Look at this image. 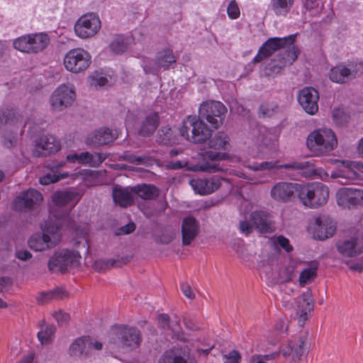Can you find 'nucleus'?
<instances>
[{"label":"nucleus","instance_id":"nucleus-1","mask_svg":"<svg viewBox=\"0 0 363 363\" xmlns=\"http://www.w3.org/2000/svg\"><path fill=\"white\" fill-rule=\"evenodd\" d=\"M226 112V107L220 101H204L199 109V117L188 116L184 118L179 128L180 135L191 143H203L211 138L212 130L200 118L218 128L223 124Z\"/></svg>","mask_w":363,"mask_h":363},{"label":"nucleus","instance_id":"nucleus-2","mask_svg":"<svg viewBox=\"0 0 363 363\" xmlns=\"http://www.w3.org/2000/svg\"><path fill=\"white\" fill-rule=\"evenodd\" d=\"M60 220L50 218L40 225L41 233L33 234L28 240V247L36 252L51 250L57 246L62 240Z\"/></svg>","mask_w":363,"mask_h":363},{"label":"nucleus","instance_id":"nucleus-3","mask_svg":"<svg viewBox=\"0 0 363 363\" xmlns=\"http://www.w3.org/2000/svg\"><path fill=\"white\" fill-rule=\"evenodd\" d=\"M210 150L204 152V157L212 162H206L197 165L194 169L195 171L215 172L221 170L218 164L215 162L224 160L227 158V154L218 152V150H229L231 147L229 136L224 132H218L208 142Z\"/></svg>","mask_w":363,"mask_h":363},{"label":"nucleus","instance_id":"nucleus-4","mask_svg":"<svg viewBox=\"0 0 363 363\" xmlns=\"http://www.w3.org/2000/svg\"><path fill=\"white\" fill-rule=\"evenodd\" d=\"M306 145L315 155L321 156L334 150L337 146V140L330 128H318L308 134Z\"/></svg>","mask_w":363,"mask_h":363},{"label":"nucleus","instance_id":"nucleus-5","mask_svg":"<svg viewBox=\"0 0 363 363\" xmlns=\"http://www.w3.org/2000/svg\"><path fill=\"white\" fill-rule=\"evenodd\" d=\"M142 342L140 330L134 327L122 325L111 334L110 348L128 352L137 349Z\"/></svg>","mask_w":363,"mask_h":363},{"label":"nucleus","instance_id":"nucleus-6","mask_svg":"<svg viewBox=\"0 0 363 363\" xmlns=\"http://www.w3.org/2000/svg\"><path fill=\"white\" fill-rule=\"evenodd\" d=\"M329 198L328 187L319 182L308 183L299 188V199L310 208H318L325 204Z\"/></svg>","mask_w":363,"mask_h":363},{"label":"nucleus","instance_id":"nucleus-7","mask_svg":"<svg viewBox=\"0 0 363 363\" xmlns=\"http://www.w3.org/2000/svg\"><path fill=\"white\" fill-rule=\"evenodd\" d=\"M82 256L79 251L68 248L56 250L48 261V269L65 272L80 266Z\"/></svg>","mask_w":363,"mask_h":363},{"label":"nucleus","instance_id":"nucleus-8","mask_svg":"<svg viewBox=\"0 0 363 363\" xmlns=\"http://www.w3.org/2000/svg\"><path fill=\"white\" fill-rule=\"evenodd\" d=\"M91 62V56L82 48H74L65 55L63 64L65 69L74 74L86 70Z\"/></svg>","mask_w":363,"mask_h":363},{"label":"nucleus","instance_id":"nucleus-9","mask_svg":"<svg viewBox=\"0 0 363 363\" xmlns=\"http://www.w3.org/2000/svg\"><path fill=\"white\" fill-rule=\"evenodd\" d=\"M75 99L76 94L72 85L60 84L50 96V108L54 112L63 111L72 105Z\"/></svg>","mask_w":363,"mask_h":363},{"label":"nucleus","instance_id":"nucleus-10","mask_svg":"<svg viewBox=\"0 0 363 363\" xmlns=\"http://www.w3.org/2000/svg\"><path fill=\"white\" fill-rule=\"evenodd\" d=\"M101 28V22L99 15L91 12L82 16L76 21L74 30L77 37L87 39L97 34Z\"/></svg>","mask_w":363,"mask_h":363},{"label":"nucleus","instance_id":"nucleus-11","mask_svg":"<svg viewBox=\"0 0 363 363\" xmlns=\"http://www.w3.org/2000/svg\"><path fill=\"white\" fill-rule=\"evenodd\" d=\"M308 350V333L301 331L288 342L286 347L281 350V353L284 357L291 354L294 362L299 363L302 356L307 354Z\"/></svg>","mask_w":363,"mask_h":363},{"label":"nucleus","instance_id":"nucleus-12","mask_svg":"<svg viewBox=\"0 0 363 363\" xmlns=\"http://www.w3.org/2000/svg\"><path fill=\"white\" fill-rule=\"evenodd\" d=\"M338 206L343 208H353L363 206V189L357 188L342 187L335 194Z\"/></svg>","mask_w":363,"mask_h":363},{"label":"nucleus","instance_id":"nucleus-13","mask_svg":"<svg viewBox=\"0 0 363 363\" xmlns=\"http://www.w3.org/2000/svg\"><path fill=\"white\" fill-rule=\"evenodd\" d=\"M294 39L295 37L293 35L284 38H271L268 39L253 58V62H259L270 56L274 52L294 44Z\"/></svg>","mask_w":363,"mask_h":363},{"label":"nucleus","instance_id":"nucleus-14","mask_svg":"<svg viewBox=\"0 0 363 363\" xmlns=\"http://www.w3.org/2000/svg\"><path fill=\"white\" fill-rule=\"evenodd\" d=\"M338 252L345 257H353L363 252V231L358 230L354 235L339 241Z\"/></svg>","mask_w":363,"mask_h":363},{"label":"nucleus","instance_id":"nucleus-15","mask_svg":"<svg viewBox=\"0 0 363 363\" xmlns=\"http://www.w3.org/2000/svg\"><path fill=\"white\" fill-rule=\"evenodd\" d=\"M60 148V142L55 136L45 135L35 141L32 154L35 157H46L56 153Z\"/></svg>","mask_w":363,"mask_h":363},{"label":"nucleus","instance_id":"nucleus-16","mask_svg":"<svg viewBox=\"0 0 363 363\" xmlns=\"http://www.w3.org/2000/svg\"><path fill=\"white\" fill-rule=\"evenodd\" d=\"M338 164L337 168L330 174L332 179H340L345 180L342 184H349L359 178L357 171V161L335 160Z\"/></svg>","mask_w":363,"mask_h":363},{"label":"nucleus","instance_id":"nucleus-17","mask_svg":"<svg viewBox=\"0 0 363 363\" xmlns=\"http://www.w3.org/2000/svg\"><path fill=\"white\" fill-rule=\"evenodd\" d=\"M297 99L307 113L314 115L318 111L319 94L315 89L311 86L303 88L298 91Z\"/></svg>","mask_w":363,"mask_h":363},{"label":"nucleus","instance_id":"nucleus-18","mask_svg":"<svg viewBox=\"0 0 363 363\" xmlns=\"http://www.w3.org/2000/svg\"><path fill=\"white\" fill-rule=\"evenodd\" d=\"M300 186L301 184L296 183L279 182L273 186L270 194L272 198L278 202H288L291 200L295 193H297L299 197Z\"/></svg>","mask_w":363,"mask_h":363},{"label":"nucleus","instance_id":"nucleus-19","mask_svg":"<svg viewBox=\"0 0 363 363\" xmlns=\"http://www.w3.org/2000/svg\"><path fill=\"white\" fill-rule=\"evenodd\" d=\"M311 228L314 237L319 240H325L332 237L336 230L335 222L326 215H320L315 218Z\"/></svg>","mask_w":363,"mask_h":363},{"label":"nucleus","instance_id":"nucleus-20","mask_svg":"<svg viewBox=\"0 0 363 363\" xmlns=\"http://www.w3.org/2000/svg\"><path fill=\"white\" fill-rule=\"evenodd\" d=\"M43 201V196L38 191L30 189L22 192L13 201V206L19 211L31 209L39 206Z\"/></svg>","mask_w":363,"mask_h":363},{"label":"nucleus","instance_id":"nucleus-21","mask_svg":"<svg viewBox=\"0 0 363 363\" xmlns=\"http://www.w3.org/2000/svg\"><path fill=\"white\" fill-rule=\"evenodd\" d=\"M286 169L301 170L306 177L315 176L322 180L328 181L330 177L327 172L322 168H315L314 165L308 161L295 160L284 164Z\"/></svg>","mask_w":363,"mask_h":363},{"label":"nucleus","instance_id":"nucleus-22","mask_svg":"<svg viewBox=\"0 0 363 363\" xmlns=\"http://www.w3.org/2000/svg\"><path fill=\"white\" fill-rule=\"evenodd\" d=\"M117 137L116 130L100 128L87 135L85 143L90 146H101L113 142Z\"/></svg>","mask_w":363,"mask_h":363},{"label":"nucleus","instance_id":"nucleus-23","mask_svg":"<svg viewBox=\"0 0 363 363\" xmlns=\"http://www.w3.org/2000/svg\"><path fill=\"white\" fill-rule=\"evenodd\" d=\"M189 184L196 194L207 195L218 189L221 185V181L217 177L209 179L196 178L191 179Z\"/></svg>","mask_w":363,"mask_h":363},{"label":"nucleus","instance_id":"nucleus-24","mask_svg":"<svg viewBox=\"0 0 363 363\" xmlns=\"http://www.w3.org/2000/svg\"><path fill=\"white\" fill-rule=\"evenodd\" d=\"M105 157L99 152H83L81 153H72L67 155L66 160L69 162H77L80 164L90 167H99Z\"/></svg>","mask_w":363,"mask_h":363},{"label":"nucleus","instance_id":"nucleus-25","mask_svg":"<svg viewBox=\"0 0 363 363\" xmlns=\"http://www.w3.org/2000/svg\"><path fill=\"white\" fill-rule=\"evenodd\" d=\"M159 363H196V361L189 356L187 348L174 347L163 354Z\"/></svg>","mask_w":363,"mask_h":363},{"label":"nucleus","instance_id":"nucleus-26","mask_svg":"<svg viewBox=\"0 0 363 363\" xmlns=\"http://www.w3.org/2000/svg\"><path fill=\"white\" fill-rule=\"evenodd\" d=\"M89 345V337H78L70 344L67 350L68 354L73 359L84 361L91 356Z\"/></svg>","mask_w":363,"mask_h":363},{"label":"nucleus","instance_id":"nucleus-27","mask_svg":"<svg viewBox=\"0 0 363 363\" xmlns=\"http://www.w3.org/2000/svg\"><path fill=\"white\" fill-rule=\"evenodd\" d=\"M250 221L254 228L259 233H267L274 230L273 223L269 213L262 211H256L251 213Z\"/></svg>","mask_w":363,"mask_h":363},{"label":"nucleus","instance_id":"nucleus-28","mask_svg":"<svg viewBox=\"0 0 363 363\" xmlns=\"http://www.w3.org/2000/svg\"><path fill=\"white\" fill-rule=\"evenodd\" d=\"M313 308V301L310 291L303 293L298 298L296 306V313L298 318V323L303 325L308 318V314Z\"/></svg>","mask_w":363,"mask_h":363},{"label":"nucleus","instance_id":"nucleus-29","mask_svg":"<svg viewBox=\"0 0 363 363\" xmlns=\"http://www.w3.org/2000/svg\"><path fill=\"white\" fill-rule=\"evenodd\" d=\"M26 122L23 120L22 114L13 108H6L0 110V128L3 125L13 127H24Z\"/></svg>","mask_w":363,"mask_h":363},{"label":"nucleus","instance_id":"nucleus-30","mask_svg":"<svg viewBox=\"0 0 363 363\" xmlns=\"http://www.w3.org/2000/svg\"><path fill=\"white\" fill-rule=\"evenodd\" d=\"M199 232L198 221L191 216L184 218L182 224V242L184 245H189Z\"/></svg>","mask_w":363,"mask_h":363},{"label":"nucleus","instance_id":"nucleus-31","mask_svg":"<svg viewBox=\"0 0 363 363\" xmlns=\"http://www.w3.org/2000/svg\"><path fill=\"white\" fill-rule=\"evenodd\" d=\"M80 199V195L78 192L74 191H57L52 195L53 203L59 207L72 204L75 206Z\"/></svg>","mask_w":363,"mask_h":363},{"label":"nucleus","instance_id":"nucleus-32","mask_svg":"<svg viewBox=\"0 0 363 363\" xmlns=\"http://www.w3.org/2000/svg\"><path fill=\"white\" fill-rule=\"evenodd\" d=\"M284 52L283 57H279V62H272L269 65V69L272 73H278L280 69L286 65H291L298 57V50L292 45Z\"/></svg>","mask_w":363,"mask_h":363},{"label":"nucleus","instance_id":"nucleus-33","mask_svg":"<svg viewBox=\"0 0 363 363\" xmlns=\"http://www.w3.org/2000/svg\"><path fill=\"white\" fill-rule=\"evenodd\" d=\"M89 228L88 225H84L74 228L73 232V244L75 247L82 246L86 251L89 250Z\"/></svg>","mask_w":363,"mask_h":363},{"label":"nucleus","instance_id":"nucleus-34","mask_svg":"<svg viewBox=\"0 0 363 363\" xmlns=\"http://www.w3.org/2000/svg\"><path fill=\"white\" fill-rule=\"evenodd\" d=\"M331 81L335 83L343 84L352 80L350 72L347 66L339 65L332 68L329 73Z\"/></svg>","mask_w":363,"mask_h":363},{"label":"nucleus","instance_id":"nucleus-35","mask_svg":"<svg viewBox=\"0 0 363 363\" xmlns=\"http://www.w3.org/2000/svg\"><path fill=\"white\" fill-rule=\"evenodd\" d=\"M159 125V117L157 113H151L147 115L142 122L139 130V134L143 136H148L153 133Z\"/></svg>","mask_w":363,"mask_h":363},{"label":"nucleus","instance_id":"nucleus-36","mask_svg":"<svg viewBox=\"0 0 363 363\" xmlns=\"http://www.w3.org/2000/svg\"><path fill=\"white\" fill-rule=\"evenodd\" d=\"M29 35L32 53H38L43 51L50 43L49 36L44 33H32Z\"/></svg>","mask_w":363,"mask_h":363},{"label":"nucleus","instance_id":"nucleus-37","mask_svg":"<svg viewBox=\"0 0 363 363\" xmlns=\"http://www.w3.org/2000/svg\"><path fill=\"white\" fill-rule=\"evenodd\" d=\"M99 173L90 169H82L78 172L71 174L72 179H80L87 186L99 184Z\"/></svg>","mask_w":363,"mask_h":363},{"label":"nucleus","instance_id":"nucleus-38","mask_svg":"<svg viewBox=\"0 0 363 363\" xmlns=\"http://www.w3.org/2000/svg\"><path fill=\"white\" fill-rule=\"evenodd\" d=\"M133 191L145 200H152L159 195V189L154 185H138L133 189Z\"/></svg>","mask_w":363,"mask_h":363},{"label":"nucleus","instance_id":"nucleus-39","mask_svg":"<svg viewBox=\"0 0 363 363\" xmlns=\"http://www.w3.org/2000/svg\"><path fill=\"white\" fill-rule=\"evenodd\" d=\"M113 199L121 207L128 206L133 202V194L126 189L116 188L113 191Z\"/></svg>","mask_w":363,"mask_h":363},{"label":"nucleus","instance_id":"nucleus-40","mask_svg":"<svg viewBox=\"0 0 363 363\" xmlns=\"http://www.w3.org/2000/svg\"><path fill=\"white\" fill-rule=\"evenodd\" d=\"M294 0H271L270 7L276 16H286L293 7Z\"/></svg>","mask_w":363,"mask_h":363},{"label":"nucleus","instance_id":"nucleus-41","mask_svg":"<svg viewBox=\"0 0 363 363\" xmlns=\"http://www.w3.org/2000/svg\"><path fill=\"white\" fill-rule=\"evenodd\" d=\"M275 137L271 134H267L257 139L259 152L257 157L264 156L268 154L269 150L275 146Z\"/></svg>","mask_w":363,"mask_h":363},{"label":"nucleus","instance_id":"nucleus-42","mask_svg":"<svg viewBox=\"0 0 363 363\" xmlns=\"http://www.w3.org/2000/svg\"><path fill=\"white\" fill-rule=\"evenodd\" d=\"M176 62V58L170 50H165L158 52L157 55V66L167 68L172 63Z\"/></svg>","mask_w":363,"mask_h":363},{"label":"nucleus","instance_id":"nucleus-43","mask_svg":"<svg viewBox=\"0 0 363 363\" xmlns=\"http://www.w3.org/2000/svg\"><path fill=\"white\" fill-rule=\"evenodd\" d=\"M318 267L316 264L311 265L304 269L300 274L299 283L303 286L311 282L316 277Z\"/></svg>","mask_w":363,"mask_h":363},{"label":"nucleus","instance_id":"nucleus-44","mask_svg":"<svg viewBox=\"0 0 363 363\" xmlns=\"http://www.w3.org/2000/svg\"><path fill=\"white\" fill-rule=\"evenodd\" d=\"M13 47L22 52L32 53L30 35L21 36L13 40Z\"/></svg>","mask_w":363,"mask_h":363},{"label":"nucleus","instance_id":"nucleus-45","mask_svg":"<svg viewBox=\"0 0 363 363\" xmlns=\"http://www.w3.org/2000/svg\"><path fill=\"white\" fill-rule=\"evenodd\" d=\"M158 142L164 145H172L176 140L173 135V131L169 126L162 127L158 132Z\"/></svg>","mask_w":363,"mask_h":363},{"label":"nucleus","instance_id":"nucleus-46","mask_svg":"<svg viewBox=\"0 0 363 363\" xmlns=\"http://www.w3.org/2000/svg\"><path fill=\"white\" fill-rule=\"evenodd\" d=\"M55 333V327L48 325L38 333V338L42 344H48L52 340Z\"/></svg>","mask_w":363,"mask_h":363},{"label":"nucleus","instance_id":"nucleus-47","mask_svg":"<svg viewBox=\"0 0 363 363\" xmlns=\"http://www.w3.org/2000/svg\"><path fill=\"white\" fill-rule=\"evenodd\" d=\"M284 166V164H279L278 161H267L249 166V168L255 171L272 170L281 168L286 169Z\"/></svg>","mask_w":363,"mask_h":363},{"label":"nucleus","instance_id":"nucleus-48","mask_svg":"<svg viewBox=\"0 0 363 363\" xmlns=\"http://www.w3.org/2000/svg\"><path fill=\"white\" fill-rule=\"evenodd\" d=\"M272 242L276 247H281L286 252H291L293 250V247L290 244L289 240L284 235L274 237L272 239Z\"/></svg>","mask_w":363,"mask_h":363},{"label":"nucleus","instance_id":"nucleus-49","mask_svg":"<svg viewBox=\"0 0 363 363\" xmlns=\"http://www.w3.org/2000/svg\"><path fill=\"white\" fill-rule=\"evenodd\" d=\"M110 48L113 52L121 54L126 50L127 45L123 38L117 37L111 42Z\"/></svg>","mask_w":363,"mask_h":363},{"label":"nucleus","instance_id":"nucleus-50","mask_svg":"<svg viewBox=\"0 0 363 363\" xmlns=\"http://www.w3.org/2000/svg\"><path fill=\"white\" fill-rule=\"evenodd\" d=\"M121 157L124 160L135 164H145L149 161L148 157L146 155L136 156L133 154L125 153Z\"/></svg>","mask_w":363,"mask_h":363},{"label":"nucleus","instance_id":"nucleus-51","mask_svg":"<svg viewBox=\"0 0 363 363\" xmlns=\"http://www.w3.org/2000/svg\"><path fill=\"white\" fill-rule=\"evenodd\" d=\"M67 174L57 175L55 174L48 173L40 178V183L43 185H48L51 183L57 182L61 179L67 177Z\"/></svg>","mask_w":363,"mask_h":363},{"label":"nucleus","instance_id":"nucleus-52","mask_svg":"<svg viewBox=\"0 0 363 363\" xmlns=\"http://www.w3.org/2000/svg\"><path fill=\"white\" fill-rule=\"evenodd\" d=\"M227 13L230 19H237L240 17V10L235 0H231L227 6Z\"/></svg>","mask_w":363,"mask_h":363},{"label":"nucleus","instance_id":"nucleus-53","mask_svg":"<svg viewBox=\"0 0 363 363\" xmlns=\"http://www.w3.org/2000/svg\"><path fill=\"white\" fill-rule=\"evenodd\" d=\"M62 291L57 289L53 291H48L43 292L40 294V296L38 298V301L40 303H44L50 299L53 298H62V295L61 294Z\"/></svg>","mask_w":363,"mask_h":363},{"label":"nucleus","instance_id":"nucleus-54","mask_svg":"<svg viewBox=\"0 0 363 363\" xmlns=\"http://www.w3.org/2000/svg\"><path fill=\"white\" fill-rule=\"evenodd\" d=\"M352 79L363 74V63L361 62L351 63L347 65Z\"/></svg>","mask_w":363,"mask_h":363},{"label":"nucleus","instance_id":"nucleus-55","mask_svg":"<svg viewBox=\"0 0 363 363\" xmlns=\"http://www.w3.org/2000/svg\"><path fill=\"white\" fill-rule=\"evenodd\" d=\"M333 118L334 121L339 125H342L347 121V116L341 108H335L333 109Z\"/></svg>","mask_w":363,"mask_h":363},{"label":"nucleus","instance_id":"nucleus-56","mask_svg":"<svg viewBox=\"0 0 363 363\" xmlns=\"http://www.w3.org/2000/svg\"><path fill=\"white\" fill-rule=\"evenodd\" d=\"M305 7L312 13V15H317L320 13L322 6L320 0H306Z\"/></svg>","mask_w":363,"mask_h":363},{"label":"nucleus","instance_id":"nucleus-57","mask_svg":"<svg viewBox=\"0 0 363 363\" xmlns=\"http://www.w3.org/2000/svg\"><path fill=\"white\" fill-rule=\"evenodd\" d=\"M115 264V261L112 259H98L96 260L94 263V268L95 270L98 272L105 271L108 269L110 267H112Z\"/></svg>","mask_w":363,"mask_h":363},{"label":"nucleus","instance_id":"nucleus-58","mask_svg":"<svg viewBox=\"0 0 363 363\" xmlns=\"http://www.w3.org/2000/svg\"><path fill=\"white\" fill-rule=\"evenodd\" d=\"M223 359L225 363H239L240 355L237 351L233 350L228 354H225Z\"/></svg>","mask_w":363,"mask_h":363},{"label":"nucleus","instance_id":"nucleus-59","mask_svg":"<svg viewBox=\"0 0 363 363\" xmlns=\"http://www.w3.org/2000/svg\"><path fill=\"white\" fill-rule=\"evenodd\" d=\"M54 318L59 325L67 323L69 320V315L67 313L58 311L53 314Z\"/></svg>","mask_w":363,"mask_h":363},{"label":"nucleus","instance_id":"nucleus-60","mask_svg":"<svg viewBox=\"0 0 363 363\" xmlns=\"http://www.w3.org/2000/svg\"><path fill=\"white\" fill-rule=\"evenodd\" d=\"M16 138L13 135H4L1 143L6 148L11 149L16 145Z\"/></svg>","mask_w":363,"mask_h":363},{"label":"nucleus","instance_id":"nucleus-61","mask_svg":"<svg viewBox=\"0 0 363 363\" xmlns=\"http://www.w3.org/2000/svg\"><path fill=\"white\" fill-rule=\"evenodd\" d=\"M181 290L183 294L188 298L193 299L195 297L194 293L192 291L190 286L186 283L181 284Z\"/></svg>","mask_w":363,"mask_h":363},{"label":"nucleus","instance_id":"nucleus-62","mask_svg":"<svg viewBox=\"0 0 363 363\" xmlns=\"http://www.w3.org/2000/svg\"><path fill=\"white\" fill-rule=\"evenodd\" d=\"M16 257L22 261H26L32 257L31 253L26 250H19L16 252Z\"/></svg>","mask_w":363,"mask_h":363},{"label":"nucleus","instance_id":"nucleus-63","mask_svg":"<svg viewBox=\"0 0 363 363\" xmlns=\"http://www.w3.org/2000/svg\"><path fill=\"white\" fill-rule=\"evenodd\" d=\"M252 229L255 228L250 220V222L244 220L240 223V230L242 233L249 234L252 232Z\"/></svg>","mask_w":363,"mask_h":363},{"label":"nucleus","instance_id":"nucleus-64","mask_svg":"<svg viewBox=\"0 0 363 363\" xmlns=\"http://www.w3.org/2000/svg\"><path fill=\"white\" fill-rule=\"evenodd\" d=\"M157 320H158V324L161 328H165L166 327L169 326V318L167 315H166V314L159 315L157 317Z\"/></svg>","mask_w":363,"mask_h":363}]
</instances>
